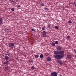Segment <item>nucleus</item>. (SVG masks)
<instances>
[{"mask_svg":"<svg viewBox=\"0 0 76 76\" xmlns=\"http://www.w3.org/2000/svg\"><path fill=\"white\" fill-rule=\"evenodd\" d=\"M6 70H8L9 69V67H6L5 68Z\"/></svg>","mask_w":76,"mask_h":76,"instance_id":"15","label":"nucleus"},{"mask_svg":"<svg viewBox=\"0 0 76 76\" xmlns=\"http://www.w3.org/2000/svg\"><path fill=\"white\" fill-rule=\"evenodd\" d=\"M56 44H58V42L57 41H56L55 42Z\"/></svg>","mask_w":76,"mask_h":76,"instance_id":"21","label":"nucleus"},{"mask_svg":"<svg viewBox=\"0 0 76 76\" xmlns=\"http://www.w3.org/2000/svg\"><path fill=\"white\" fill-rule=\"evenodd\" d=\"M47 60L48 61H51V58L50 57H48L47 58Z\"/></svg>","mask_w":76,"mask_h":76,"instance_id":"10","label":"nucleus"},{"mask_svg":"<svg viewBox=\"0 0 76 76\" xmlns=\"http://www.w3.org/2000/svg\"><path fill=\"white\" fill-rule=\"evenodd\" d=\"M67 57L68 58H69V59H70L71 58H72V56L71 55H67Z\"/></svg>","mask_w":76,"mask_h":76,"instance_id":"8","label":"nucleus"},{"mask_svg":"<svg viewBox=\"0 0 76 76\" xmlns=\"http://www.w3.org/2000/svg\"><path fill=\"white\" fill-rule=\"evenodd\" d=\"M17 60H19V59H18V58H17Z\"/></svg>","mask_w":76,"mask_h":76,"instance_id":"35","label":"nucleus"},{"mask_svg":"<svg viewBox=\"0 0 76 76\" xmlns=\"http://www.w3.org/2000/svg\"><path fill=\"white\" fill-rule=\"evenodd\" d=\"M48 28H50V25H48Z\"/></svg>","mask_w":76,"mask_h":76,"instance_id":"30","label":"nucleus"},{"mask_svg":"<svg viewBox=\"0 0 76 76\" xmlns=\"http://www.w3.org/2000/svg\"><path fill=\"white\" fill-rule=\"evenodd\" d=\"M42 30L43 31H44L45 30V27H42Z\"/></svg>","mask_w":76,"mask_h":76,"instance_id":"14","label":"nucleus"},{"mask_svg":"<svg viewBox=\"0 0 76 76\" xmlns=\"http://www.w3.org/2000/svg\"><path fill=\"white\" fill-rule=\"evenodd\" d=\"M74 4L75 5V6L76 7V2H74Z\"/></svg>","mask_w":76,"mask_h":76,"instance_id":"32","label":"nucleus"},{"mask_svg":"<svg viewBox=\"0 0 76 76\" xmlns=\"http://www.w3.org/2000/svg\"><path fill=\"white\" fill-rule=\"evenodd\" d=\"M20 7V5H18L17 6V7L18 8H19Z\"/></svg>","mask_w":76,"mask_h":76,"instance_id":"25","label":"nucleus"},{"mask_svg":"<svg viewBox=\"0 0 76 76\" xmlns=\"http://www.w3.org/2000/svg\"><path fill=\"white\" fill-rule=\"evenodd\" d=\"M9 47H10V48H13L14 46H15V44L13 43H10L8 45Z\"/></svg>","mask_w":76,"mask_h":76,"instance_id":"2","label":"nucleus"},{"mask_svg":"<svg viewBox=\"0 0 76 76\" xmlns=\"http://www.w3.org/2000/svg\"><path fill=\"white\" fill-rule=\"evenodd\" d=\"M61 47H60V46L58 47L57 49L58 50V51H60V50H61Z\"/></svg>","mask_w":76,"mask_h":76,"instance_id":"11","label":"nucleus"},{"mask_svg":"<svg viewBox=\"0 0 76 76\" xmlns=\"http://www.w3.org/2000/svg\"><path fill=\"white\" fill-rule=\"evenodd\" d=\"M74 51L75 52V53H76V50L75 49H74Z\"/></svg>","mask_w":76,"mask_h":76,"instance_id":"31","label":"nucleus"},{"mask_svg":"<svg viewBox=\"0 0 76 76\" xmlns=\"http://www.w3.org/2000/svg\"><path fill=\"white\" fill-rule=\"evenodd\" d=\"M17 1H19V0H16Z\"/></svg>","mask_w":76,"mask_h":76,"instance_id":"36","label":"nucleus"},{"mask_svg":"<svg viewBox=\"0 0 76 76\" xmlns=\"http://www.w3.org/2000/svg\"><path fill=\"white\" fill-rule=\"evenodd\" d=\"M11 10L12 11H15V9L14 8H12Z\"/></svg>","mask_w":76,"mask_h":76,"instance_id":"23","label":"nucleus"},{"mask_svg":"<svg viewBox=\"0 0 76 76\" xmlns=\"http://www.w3.org/2000/svg\"><path fill=\"white\" fill-rule=\"evenodd\" d=\"M6 55H7V56H10V53L7 54Z\"/></svg>","mask_w":76,"mask_h":76,"instance_id":"29","label":"nucleus"},{"mask_svg":"<svg viewBox=\"0 0 76 76\" xmlns=\"http://www.w3.org/2000/svg\"><path fill=\"white\" fill-rule=\"evenodd\" d=\"M40 58L41 59L43 58V55L42 54H41V55H40Z\"/></svg>","mask_w":76,"mask_h":76,"instance_id":"13","label":"nucleus"},{"mask_svg":"<svg viewBox=\"0 0 76 76\" xmlns=\"http://www.w3.org/2000/svg\"><path fill=\"white\" fill-rule=\"evenodd\" d=\"M72 21L71 20H69L68 21V23H72Z\"/></svg>","mask_w":76,"mask_h":76,"instance_id":"19","label":"nucleus"},{"mask_svg":"<svg viewBox=\"0 0 76 76\" xmlns=\"http://www.w3.org/2000/svg\"><path fill=\"white\" fill-rule=\"evenodd\" d=\"M45 10H48V8H45Z\"/></svg>","mask_w":76,"mask_h":76,"instance_id":"28","label":"nucleus"},{"mask_svg":"<svg viewBox=\"0 0 76 76\" xmlns=\"http://www.w3.org/2000/svg\"><path fill=\"white\" fill-rule=\"evenodd\" d=\"M35 57L36 58H38V57H39V55H35Z\"/></svg>","mask_w":76,"mask_h":76,"instance_id":"17","label":"nucleus"},{"mask_svg":"<svg viewBox=\"0 0 76 76\" xmlns=\"http://www.w3.org/2000/svg\"><path fill=\"white\" fill-rule=\"evenodd\" d=\"M55 28L56 29H58V26H55Z\"/></svg>","mask_w":76,"mask_h":76,"instance_id":"26","label":"nucleus"},{"mask_svg":"<svg viewBox=\"0 0 76 76\" xmlns=\"http://www.w3.org/2000/svg\"><path fill=\"white\" fill-rule=\"evenodd\" d=\"M67 39H69L70 38V36H68L67 37Z\"/></svg>","mask_w":76,"mask_h":76,"instance_id":"27","label":"nucleus"},{"mask_svg":"<svg viewBox=\"0 0 76 76\" xmlns=\"http://www.w3.org/2000/svg\"><path fill=\"white\" fill-rule=\"evenodd\" d=\"M29 62H30V63H34V61H33V60L29 61Z\"/></svg>","mask_w":76,"mask_h":76,"instance_id":"24","label":"nucleus"},{"mask_svg":"<svg viewBox=\"0 0 76 76\" xmlns=\"http://www.w3.org/2000/svg\"><path fill=\"white\" fill-rule=\"evenodd\" d=\"M31 69H35V67L34 66H32L31 67Z\"/></svg>","mask_w":76,"mask_h":76,"instance_id":"20","label":"nucleus"},{"mask_svg":"<svg viewBox=\"0 0 76 76\" xmlns=\"http://www.w3.org/2000/svg\"><path fill=\"white\" fill-rule=\"evenodd\" d=\"M64 53V52L62 50H61L60 51H59V54H63L62 56H64V55L63 54Z\"/></svg>","mask_w":76,"mask_h":76,"instance_id":"5","label":"nucleus"},{"mask_svg":"<svg viewBox=\"0 0 76 76\" xmlns=\"http://www.w3.org/2000/svg\"><path fill=\"white\" fill-rule=\"evenodd\" d=\"M41 34L42 35L43 37H46L47 35V34L46 33V31H43L42 33Z\"/></svg>","mask_w":76,"mask_h":76,"instance_id":"3","label":"nucleus"},{"mask_svg":"<svg viewBox=\"0 0 76 76\" xmlns=\"http://www.w3.org/2000/svg\"><path fill=\"white\" fill-rule=\"evenodd\" d=\"M31 30L32 31H35V30L34 29H33V28H31Z\"/></svg>","mask_w":76,"mask_h":76,"instance_id":"22","label":"nucleus"},{"mask_svg":"<svg viewBox=\"0 0 76 76\" xmlns=\"http://www.w3.org/2000/svg\"><path fill=\"white\" fill-rule=\"evenodd\" d=\"M6 31L7 32H8V31H9V30L8 29H6Z\"/></svg>","mask_w":76,"mask_h":76,"instance_id":"33","label":"nucleus"},{"mask_svg":"<svg viewBox=\"0 0 76 76\" xmlns=\"http://www.w3.org/2000/svg\"><path fill=\"white\" fill-rule=\"evenodd\" d=\"M40 5H41V6H44V5H45V4H44V3L41 4H40Z\"/></svg>","mask_w":76,"mask_h":76,"instance_id":"18","label":"nucleus"},{"mask_svg":"<svg viewBox=\"0 0 76 76\" xmlns=\"http://www.w3.org/2000/svg\"><path fill=\"white\" fill-rule=\"evenodd\" d=\"M57 62L59 64H63V62H62V61L60 60H58Z\"/></svg>","mask_w":76,"mask_h":76,"instance_id":"6","label":"nucleus"},{"mask_svg":"<svg viewBox=\"0 0 76 76\" xmlns=\"http://www.w3.org/2000/svg\"><path fill=\"white\" fill-rule=\"evenodd\" d=\"M10 1H11V2H14V1L12 0H10Z\"/></svg>","mask_w":76,"mask_h":76,"instance_id":"34","label":"nucleus"},{"mask_svg":"<svg viewBox=\"0 0 76 76\" xmlns=\"http://www.w3.org/2000/svg\"><path fill=\"white\" fill-rule=\"evenodd\" d=\"M4 64H6V65H7L9 64V61L7 60L6 61V62H4Z\"/></svg>","mask_w":76,"mask_h":76,"instance_id":"7","label":"nucleus"},{"mask_svg":"<svg viewBox=\"0 0 76 76\" xmlns=\"http://www.w3.org/2000/svg\"><path fill=\"white\" fill-rule=\"evenodd\" d=\"M54 54L56 55H54L53 57L56 59H61V58H62L64 57V56H63L58 55V54H59V52L58 50L57 51H55L54 52Z\"/></svg>","mask_w":76,"mask_h":76,"instance_id":"1","label":"nucleus"},{"mask_svg":"<svg viewBox=\"0 0 76 76\" xmlns=\"http://www.w3.org/2000/svg\"><path fill=\"white\" fill-rule=\"evenodd\" d=\"M52 46H55V45H56L55 44V43L54 42H52Z\"/></svg>","mask_w":76,"mask_h":76,"instance_id":"16","label":"nucleus"},{"mask_svg":"<svg viewBox=\"0 0 76 76\" xmlns=\"http://www.w3.org/2000/svg\"><path fill=\"white\" fill-rule=\"evenodd\" d=\"M9 58L7 56H6L5 57V59L6 60H9Z\"/></svg>","mask_w":76,"mask_h":76,"instance_id":"9","label":"nucleus"},{"mask_svg":"<svg viewBox=\"0 0 76 76\" xmlns=\"http://www.w3.org/2000/svg\"><path fill=\"white\" fill-rule=\"evenodd\" d=\"M3 22H2V18L0 19V25H2Z\"/></svg>","mask_w":76,"mask_h":76,"instance_id":"12","label":"nucleus"},{"mask_svg":"<svg viewBox=\"0 0 76 76\" xmlns=\"http://www.w3.org/2000/svg\"><path fill=\"white\" fill-rule=\"evenodd\" d=\"M51 75L52 76H57V73L56 72H53L51 73Z\"/></svg>","mask_w":76,"mask_h":76,"instance_id":"4","label":"nucleus"}]
</instances>
